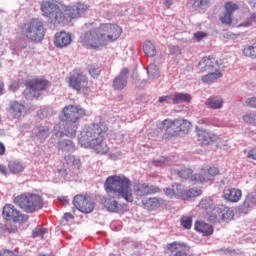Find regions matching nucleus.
I'll list each match as a JSON object with an SVG mask.
<instances>
[{"instance_id":"nucleus-1","label":"nucleus","mask_w":256,"mask_h":256,"mask_svg":"<svg viewBox=\"0 0 256 256\" xmlns=\"http://www.w3.org/2000/svg\"><path fill=\"white\" fill-rule=\"evenodd\" d=\"M131 185L130 179L125 176H109L104 182V191L112 196H103L100 200L101 205L110 213H121L123 208L115 199L122 198L127 203H133V189H131Z\"/></svg>"},{"instance_id":"nucleus-2","label":"nucleus","mask_w":256,"mask_h":256,"mask_svg":"<svg viewBox=\"0 0 256 256\" xmlns=\"http://www.w3.org/2000/svg\"><path fill=\"white\" fill-rule=\"evenodd\" d=\"M123 29L119 25L104 23L97 29L89 30L81 34L80 43L87 49H101L109 43H114L121 37Z\"/></svg>"},{"instance_id":"nucleus-3","label":"nucleus","mask_w":256,"mask_h":256,"mask_svg":"<svg viewBox=\"0 0 256 256\" xmlns=\"http://www.w3.org/2000/svg\"><path fill=\"white\" fill-rule=\"evenodd\" d=\"M107 131L109 128L105 124H90L80 133L78 142L84 149H94L99 155H105L109 151L107 144L103 143Z\"/></svg>"},{"instance_id":"nucleus-4","label":"nucleus","mask_w":256,"mask_h":256,"mask_svg":"<svg viewBox=\"0 0 256 256\" xmlns=\"http://www.w3.org/2000/svg\"><path fill=\"white\" fill-rule=\"evenodd\" d=\"M21 36L34 43H41L45 39L47 28L45 23L39 18H32L24 23L20 28Z\"/></svg>"},{"instance_id":"nucleus-5","label":"nucleus","mask_w":256,"mask_h":256,"mask_svg":"<svg viewBox=\"0 0 256 256\" xmlns=\"http://www.w3.org/2000/svg\"><path fill=\"white\" fill-rule=\"evenodd\" d=\"M14 204L23 209L25 213H35L40 211L45 205L43 196L35 193H24L14 198Z\"/></svg>"},{"instance_id":"nucleus-6","label":"nucleus","mask_w":256,"mask_h":256,"mask_svg":"<svg viewBox=\"0 0 256 256\" xmlns=\"http://www.w3.org/2000/svg\"><path fill=\"white\" fill-rule=\"evenodd\" d=\"M66 123H79L80 119L87 116V111L80 106L70 104L62 110Z\"/></svg>"},{"instance_id":"nucleus-7","label":"nucleus","mask_w":256,"mask_h":256,"mask_svg":"<svg viewBox=\"0 0 256 256\" xmlns=\"http://www.w3.org/2000/svg\"><path fill=\"white\" fill-rule=\"evenodd\" d=\"M69 87L75 91H89V79L83 73H74L68 78Z\"/></svg>"},{"instance_id":"nucleus-8","label":"nucleus","mask_w":256,"mask_h":256,"mask_svg":"<svg viewBox=\"0 0 256 256\" xmlns=\"http://www.w3.org/2000/svg\"><path fill=\"white\" fill-rule=\"evenodd\" d=\"M2 217L6 219V221H13V223H25L29 217L21 214L17 208L13 204H6L3 207Z\"/></svg>"},{"instance_id":"nucleus-9","label":"nucleus","mask_w":256,"mask_h":256,"mask_svg":"<svg viewBox=\"0 0 256 256\" xmlns=\"http://www.w3.org/2000/svg\"><path fill=\"white\" fill-rule=\"evenodd\" d=\"M217 207H215V203L213 199L206 197L202 198L198 204V210L203 214V217L206 219H217Z\"/></svg>"},{"instance_id":"nucleus-10","label":"nucleus","mask_w":256,"mask_h":256,"mask_svg":"<svg viewBox=\"0 0 256 256\" xmlns=\"http://www.w3.org/2000/svg\"><path fill=\"white\" fill-rule=\"evenodd\" d=\"M73 205L80 213H93L95 209V203L91 201V198L81 194L74 196Z\"/></svg>"},{"instance_id":"nucleus-11","label":"nucleus","mask_w":256,"mask_h":256,"mask_svg":"<svg viewBox=\"0 0 256 256\" xmlns=\"http://www.w3.org/2000/svg\"><path fill=\"white\" fill-rule=\"evenodd\" d=\"M87 11H89V6L84 3H77L74 6H66L64 9L66 21L71 23L74 19H79L81 15H85Z\"/></svg>"},{"instance_id":"nucleus-12","label":"nucleus","mask_w":256,"mask_h":256,"mask_svg":"<svg viewBox=\"0 0 256 256\" xmlns=\"http://www.w3.org/2000/svg\"><path fill=\"white\" fill-rule=\"evenodd\" d=\"M164 134L162 138L165 141H169V139H173V137H179V128L177 126V120L176 119H164L162 121Z\"/></svg>"},{"instance_id":"nucleus-13","label":"nucleus","mask_w":256,"mask_h":256,"mask_svg":"<svg viewBox=\"0 0 256 256\" xmlns=\"http://www.w3.org/2000/svg\"><path fill=\"white\" fill-rule=\"evenodd\" d=\"M219 175V168L210 167L207 170L202 169L200 174H194L191 176L192 183H207V181H213V177Z\"/></svg>"},{"instance_id":"nucleus-14","label":"nucleus","mask_w":256,"mask_h":256,"mask_svg":"<svg viewBox=\"0 0 256 256\" xmlns=\"http://www.w3.org/2000/svg\"><path fill=\"white\" fill-rule=\"evenodd\" d=\"M134 193L137 197H147L148 195L161 193V188L147 183H138L134 185Z\"/></svg>"},{"instance_id":"nucleus-15","label":"nucleus","mask_w":256,"mask_h":256,"mask_svg":"<svg viewBox=\"0 0 256 256\" xmlns=\"http://www.w3.org/2000/svg\"><path fill=\"white\" fill-rule=\"evenodd\" d=\"M225 13L219 17L222 25H233V13L239 11V5L233 2H226L224 5Z\"/></svg>"},{"instance_id":"nucleus-16","label":"nucleus","mask_w":256,"mask_h":256,"mask_svg":"<svg viewBox=\"0 0 256 256\" xmlns=\"http://www.w3.org/2000/svg\"><path fill=\"white\" fill-rule=\"evenodd\" d=\"M167 251L173 254V256H187V252L189 251V246L183 242H171L166 245Z\"/></svg>"},{"instance_id":"nucleus-17","label":"nucleus","mask_w":256,"mask_h":256,"mask_svg":"<svg viewBox=\"0 0 256 256\" xmlns=\"http://www.w3.org/2000/svg\"><path fill=\"white\" fill-rule=\"evenodd\" d=\"M183 185L181 184H173L170 187H166L163 189L164 195L168 197V199H182L183 200Z\"/></svg>"},{"instance_id":"nucleus-18","label":"nucleus","mask_w":256,"mask_h":256,"mask_svg":"<svg viewBox=\"0 0 256 256\" xmlns=\"http://www.w3.org/2000/svg\"><path fill=\"white\" fill-rule=\"evenodd\" d=\"M71 41V34L65 31L57 32L54 36V45L59 49H63V47H68V45H71Z\"/></svg>"},{"instance_id":"nucleus-19","label":"nucleus","mask_w":256,"mask_h":256,"mask_svg":"<svg viewBox=\"0 0 256 256\" xmlns=\"http://www.w3.org/2000/svg\"><path fill=\"white\" fill-rule=\"evenodd\" d=\"M163 205H165V199L163 198L151 197L142 200V207L147 211H155V209H159Z\"/></svg>"},{"instance_id":"nucleus-20","label":"nucleus","mask_w":256,"mask_h":256,"mask_svg":"<svg viewBox=\"0 0 256 256\" xmlns=\"http://www.w3.org/2000/svg\"><path fill=\"white\" fill-rule=\"evenodd\" d=\"M41 11L44 17H51L53 13H55L59 9V4L57 0H44L41 4Z\"/></svg>"},{"instance_id":"nucleus-21","label":"nucleus","mask_w":256,"mask_h":256,"mask_svg":"<svg viewBox=\"0 0 256 256\" xmlns=\"http://www.w3.org/2000/svg\"><path fill=\"white\" fill-rule=\"evenodd\" d=\"M197 136L200 145H209L210 143H214V141H217V136L205 129H198Z\"/></svg>"},{"instance_id":"nucleus-22","label":"nucleus","mask_w":256,"mask_h":256,"mask_svg":"<svg viewBox=\"0 0 256 256\" xmlns=\"http://www.w3.org/2000/svg\"><path fill=\"white\" fill-rule=\"evenodd\" d=\"M26 87L31 89V91H45V89L49 87V82L43 78H36L28 80L26 82Z\"/></svg>"},{"instance_id":"nucleus-23","label":"nucleus","mask_w":256,"mask_h":256,"mask_svg":"<svg viewBox=\"0 0 256 256\" xmlns=\"http://www.w3.org/2000/svg\"><path fill=\"white\" fill-rule=\"evenodd\" d=\"M217 217H221L223 221H231V219L235 217V213L229 206L220 204L216 207V218Z\"/></svg>"},{"instance_id":"nucleus-24","label":"nucleus","mask_w":256,"mask_h":256,"mask_svg":"<svg viewBox=\"0 0 256 256\" xmlns=\"http://www.w3.org/2000/svg\"><path fill=\"white\" fill-rule=\"evenodd\" d=\"M241 197H243V192L241 189L237 188L228 189L223 194V199H225V201H229V203H239V201H241Z\"/></svg>"},{"instance_id":"nucleus-25","label":"nucleus","mask_w":256,"mask_h":256,"mask_svg":"<svg viewBox=\"0 0 256 256\" xmlns=\"http://www.w3.org/2000/svg\"><path fill=\"white\" fill-rule=\"evenodd\" d=\"M50 23L54 25H67V16L65 12L61 11V8H58L52 15L48 18Z\"/></svg>"},{"instance_id":"nucleus-26","label":"nucleus","mask_w":256,"mask_h":256,"mask_svg":"<svg viewBox=\"0 0 256 256\" xmlns=\"http://www.w3.org/2000/svg\"><path fill=\"white\" fill-rule=\"evenodd\" d=\"M194 229L198 231V233H202L205 237L213 235V226L203 221L195 222Z\"/></svg>"},{"instance_id":"nucleus-27","label":"nucleus","mask_w":256,"mask_h":256,"mask_svg":"<svg viewBox=\"0 0 256 256\" xmlns=\"http://www.w3.org/2000/svg\"><path fill=\"white\" fill-rule=\"evenodd\" d=\"M23 111H25V105L17 101L10 102L9 112L11 113L12 117H15V119H19V117L23 115Z\"/></svg>"},{"instance_id":"nucleus-28","label":"nucleus","mask_w":256,"mask_h":256,"mask_svg":"<svg viewBox=\"0 0 256 256\" xmlns=\"http://www.w3.org/2000/svg\"><path fill=\"white\" fill-rule=\"evenodd\" d=\"M203 194V191L198 188H191L189 190L183 189V196H182V201H189V199H193V197H201Z\"/></svg>"},{"instance_id":"nucleus-29","label":"nucleus","mask_w":256,"mask_h":256,"mask_svg":"<svg viewBox=\"0 0 256 256\" xmlns=\"http://www.w3.org/2000/svg\"><path fill=\"white\" fill-rule=\"evenodd\" d=\"M66 165L69 169H81V159L76 158L74 155H67L64 157Z\"/></svg>"},{"instance_id":"nucleus-30","label":"nucleus","mask_w":256,"mask_h":256,"mask_svg":"<svg viewBox=\"0 0 256 256\" xmlns=\"http://www.w3.org/2000/svg\"><path fill=\"white\" fill-rule=\"evenodd\" d=\"M199 65L204 71H209V69H213V67L217 65V61H215V59L211 56H206L202 58V61L199 62Z\"/></svg>"},{"instance_id":"nucleus-31","label":"nucleus","mask_w":256,"mask_h":256,"mask_svg":"<svg viewBox=\"0 0 256 256\" xmlns=\"http://www.w3.org/2000/svg\"><path fill=\"white\" fill-rule=\"evenodd\" d=\"M176 127H178V133H189L191 129V122L186 119L176 118Z\"/></svg>"},{"instance_id":"nucleus-32","label":"nucleus","mask_w":256,"mask_h":256,"mask_svg":"<svg viewBox=\"0 0 256 256\" xmlns=\"http://www.w3.org/2000/svg\"><path fill=\"white\" fill-rule=\"evenodd\" d=\"M58 147L61 151H66L67 153L75 152V143L71 140H62L58 142Z\"/></svg>"},{"instance_id":"nucleus-33","label":"nucleus","mask_w":256,"mask_h":256,"mask_svg":"<svg viewBox=\"0 0 256 256\" xmlns=\"http://www.w3.org/2000/svg\"><path fill=\"white\" fill-rule=\"evenodd\" d=\"M143 51L147 57H155V55H157V49L155 48V45L149 40L144 42Z\"/></svg>"},{"instance_id":"nucleus-34","label":"nucleus","mask_w":256,"mask_h":256,"mask_svg":"<svg viewBox=\"0 0 256 256\" xmlns=\"http://www.w3.org/2000/svg\"><path fill=\"white\" fill-rule=\"evenodd\" d=\"M191 96L185 93H176L172 99L174 105H179V103H191Z\"/></svg>"},{"instance_id":"nucleus-35","label":"nucleus","mask_w":256,"mask_h":256,"mask_svg":"<svg viewBox=\"0 0 256 256\" xmlns=\"http://www.w3.org/2000/svg\"><path fill=\"white\" fill-rule=\"evenodd\" d=\"M242 54L244 57H248V59H256V42L252 45L245 46L242 50Z\"/></svg>"},{"instance_id":"nucleus-36","label":"nucleus","mask_w":256,"mask_h":256,"mask_svg":"<svg viewBox=\"0 0 256 256\" xmlns=\"http://www.w3.org/2000/svg\"><path fill=\"white\" fill-rule=\"evenodd\" d=\"M206 105H208L210 109H221V107H223V99L217 97L208 98Z\"/></svg>"},{"instance_id":"nucleus-37","label":"nucleus","mask_w":256,"mask_h":256,"mask_svg":"<svg viewBox=\"0 0 256 256\" xmlns=\"http://www.w3.org/2000/svg\"><path fill=\"white\" fill-rule=\"evenodd\" d=\"M221 77H223L221 72H213L203 76L202 81L203 83H215V81H217V79H221Z\"/></svg>"},{"instance_id":"nucleus-38","label":"nucleus","mask_w":256,"mask_h":256,"mask_svg":"<svg viewBox=\"0 0 256 256\" xmlns=\"http://www.w3.org/2000/svg\"><path fill=\"white\" fill-rule=\"evenodd\" d=\"M254 205H256V192L249 193L243 202V207L245 209H249Z\"/></svg>"},{"instance_id":"nucleus-39","label":"nucleus","mask_w":256,"mask_h":256,"mask_svg":"<svg viewBox=\"0 0 256 256\" xmlns=\"http://www.w3.org/2000/svg\"><path fill=\"white\" fill-rule=\"evenodd\" d=\"M211 5V0H192V8L197 9H207Z\"/></svg>"},{"instance_id":"nucleus-40","label":"nucleus","mask_w":256,"mask_h":256,"mask_svg":"<svg viewBox=\"0 0 256 256\" xmlns=\"http://www.w3.org/2000/svg\"><path fill=\"white\" fill-rule=\"evenodd\" d=\"M244 18L246 20H244L242 23H240L238 25V27H251L253 25V23H255V21H256V14L255 13H252L249 15L245 14Z\"/></svg>"},{"instance_id":"nucleus-41","label":"nucleus","mask_w":256,"mask_h":256,"mask_svg":"<svg viewBox=\"0 0 256 256\" xmlns=\"http://www.w3.org/2000/svg\"><path fill=\"white\" fill-rule=\"evenodd\" d=\"M77 129H79V126L77 123H70L64 131L66 137L73 138L77 135Z\"/></svg>"},{"instance_id":"nucleus-42","label":"nucleus","mask_w":256,"mask_h":256,"mask_svg":"<svg viewBox=\"0 0 256 256\" xmlns=\"http://www.w3.org/2000/svg\"><path fill=\"white\" fill-rule=\"evenodd\" d=\"M8 169L10 173H21L25 167H23V164L17 161H11L8 164Z\"/></svg>"},{"instance_id":"nucleus-43","label":"nucleus","mask_w":256,"mask_h":256,"mask_svg":"<svg viewBox=\"0 0 256 256\" xmlns=\"http://www.w3.org/2000/svg\"><path fill=\"white\" fill-rule=\"evenodd\" d=\"M174 173H177L180 179H190L191 181V177H193V170L191 168L175 170Z\"/></svg>"},{"instance_id":"nucleus-44","label":"nucleus","mask_w":256,"mask_h":256,"mask_svg":"<svg viewBox=\"0 0 256 256\" xmlns=\"http://www.w3.org/2000/svg\"><path fill=\"white\" fill-rule=\"evenodd\" d=\"M113 86L118 91H121V89H125L127 87V78H120L117 76L113 81Z\"/></svg>"},{"instance_id":"nucleus-45","label":"nucleus","mask_w":256,"mask_h":256,"mask_svg":"<svg viewBox=\"0 0 256 256\" xmlns=\"http://www.w3.org/2000/svg\"><path fill=\"white\" fill-rule=\"evenodd\" d=\"M244 123L256 126V111L248 112L242 116Z\"/></svg>"},{"instance_id":"nucleus-46","label":"nucleus","mask_w":256,"mask_h":256,"mask_svg":"<svg viewBox=\"0 0 256 256\" xmlns=\"http://www.w3.org/2000/svg\"><path fill=\"white\" fill-rule=\"evenodd\" d=\"M180 221H181V225L184 227V229H191V227L193 225V217L183 216Z\"/></svg>"},{"instance_id":"nucleus-47","label":"nucleus","mask_w":256,"mask_h":256,"mask_svg":"<svg viewBox=\"0 0 256 256\" xmlns=\"http://www.w3.org/2000/svg\"><path fill=\"white\" fill-rule=\"evenodd\" d=\"M46 233H48L47 228L38 226L33 230L32 236L33 237H41V239H43V237L46 235Z\"/></svg>"},{"instance_id":"nucleus-48","label":"nucleus","mask_w":256,"mask_h":256,"mask_svg":"<svg viewBox=\"0 0 256 256\" xmlns=\"http://www.w3.org/2000/svg\"><path fill=\"white\" fill-rule=\"evenodd\" d=\"M88 71H89L91 77H93L94 79H97V76L101 73V68H99L96 65H90L88 67Z\"/></svg>"},{"instance_id":"nucleus-49","label":"nucleus","mask_w":256,"mask_h":256,"mask_svg":"<svg viewBox=\"0 0 256 256\" xmlns=\"http://www.w3.org/2000/svg\"><path fill=\"white\" fill-rule=\"evenodd\" d=\"M17 225L13 222H8L5 224L4 231L6 233H17Z\"/></svg>"},{"instance_id":"nucleus-50","label":"nucleus","mask_w":256,"mask_h":256,"mask_svg":"<svg viewBox=\"0 0 256 256\" xmlns=\"http://www.w3.org/2000/svg\"><path fill=\"white\" fill-rule=\"evenodd\" d=\"M247 158L252 159V161H256V148L248 150Z\"/></svg>"},{"instance_id":"nucleus-51","label":"nucleus","mask_w":256,"mask_h":256,"mask_svg":"<svg viewBox=\"0 0 256 256\" xmlns=\"http://www.w3.org/2000/svg\"><path fill=\"white\" fill-rule=\"evenodd\" d=\"M47 133H49V128L41 127L38 131V137H47Z\"/></svg>"},{"instance_id":"nucleus-52","label":"nucleus","mask_w":256,"mask_h":256,"mask_svg":"<svg viewBox=\"0 0 256 256\" xmlns=\"http://www.w3.org/2000/svg\"><path fill=\"white\" fill-rule=\"evenodd\" d=\"M194 37L195 39H197V41H202V39H205V37H207V33L199 31L194 34Z\"/></svg>"},{"instance_id":"nucleus-53","label":"nucleus","mask_w":256,"mask_h":256,"mask_svg":"<svg viewBox=\"0 0 256 256\" xmlns=\"http://www.w3.org/2000/svg\"><path fill=\"white\" fill-rule=\"evenodd\" d=\"M246 105H247L248 107H253V108L256 109V97L248 98V99L246 100Z\"/></svg>"},{"instance_id":"nucleus-54","label":"nucleus","mask_w":256,"mask_h":256,"mask_svg":"<svg viewBox=\"0 0 256 256\" xmlns=\"http://www.w3.org/2000/svg\"><path fill=\"white\" fill-rule=\"evenodd\" d=\"M153 71L159 73V68H157V65L155 64H150L147 68V73H152Z\"/></svg>"},{"instance_id":"nucleus-55","label":"nucleus","mask_w":256,"mask_h":256,"mask_svg":"<svg viewBox=\"0 0 256 256\" xmlns=\"http://www.w3.org/2000/svg\"><path fill=\"white\" fill-rule=\"evenodd\" d=\"M128 74H129V69L123 68L118 77H120L121 79H127Z\"/></svg>"},{"instance_id":"nucleus-56","label":"nucleus","mask_w":256,"mask_h":256,"mask_svg":"<svg viewBox=\"0 0 256 256\" xmlns=\"http://www.w3.org/2000/svg\"><path fill=\"white\" fill-rule=\"evenodd\" d=\"M5 151H6L5 144L0 142V157H3V155L5 154Z\"/></svg>"},{"instance_id":"nucleus-57","label":"nucleus","mask_w":256,"mask_h":256,"mask_svg":"<svg viewBox=\"0 0 256 256\" xmlns=\"http://www.w3.org/2000/svg\"><path fill=\"white\" fill-rule=\"evenodd\" d=\"M0 173H2V175H7V166L0 164Z\"/></svg>"},{"instance_id":"nucleus-58","label":"nucleus","mask_w":256,"mask_h":256,"mask_svg":"<svg viewBox=\"0 0 256 256\" xmlns=\"http://www.w3.org/2000/svg\"><path fill=\"white\" fill-rule=\"evenodd\" d=\"M164 5L167 9H171V5H173V0H165Z\"/></svg>"},{"instance_id":"nucleus-59","label":"nucleus","mask_w":256,"mask_h":256,"mask_svg":"<svg viewBox=\"0 0 256 256\" xmlns=\"http://www.w3.org/2000/svg\"><path fill=\"white\" fill-rule=\"evenodd\" d=\"M167 99H171V96H161L158 101L159 103H165Z\"/></svg>"},{"instance_id":"nucleus-60","label":"nucleus","mask_w":256,"mask_h":256,"mask_svg":"<svg viewBox=\"0 0 256 256\" xmlns=\"http://www.w3.org/2000/svg\"><path fill=\"white\" fill-rule=\"evenodd\" d=\"M5 88V84L0 80V95H3V89Z\"/></svg>"},{"instance_id":"nucleus-61","label":"nucleus","mask_w":256,"mask_h":256,"mask_svg":"<svg viewBox=\"0 0 256 256\" xmlns=\"http://www.w3.org/2000/svg\"><path fill=\"white\" fill-rule=\"evenodd\" d=\"M60 201L63 203V205H69V200H67V198H61Z\"/></svg>"},{"instance_id":"nucleus-62","label":"nucleus","mask_w":256,"mask_h":256,"mask_svg":"<svg viewBox=\"0 0 256 256\" xmlns=\"http://www.w3.org/2000/svg\"><path fill=\"white\" fill-rule=\"evenodd\" d=\"M65 218L66 219H73V214L72 213H66Z\"/></svg>"},{"instance_id":"nucleus-63","label":"nucleus","mask_w":256,"mask_h":256,"mask_svg":"<svg viewBox=\"0 0 256 256\" xmlns=\"http://www.w3.org/2000/svg\"><path fill=\"white\" fill-rule=\"evenodd\" d=\"M39 95H41V94L38 92L37 95L34 94V97H39Z\"/></svg>"},{"instance_id":"nucleus-64","label":"nucleus","mask_w":256,"mask_h":256,"mask_svg":"<svg viewBox=\"0 0 256 256\" xmlns=\"http://www.w3.org/2000/svg\"><path fill=\"white\" fill-rule=\"evenodd\" d=\"M200 123H205V120H203V119H202V120H200Z\"/></svg>"}]
</instances>
